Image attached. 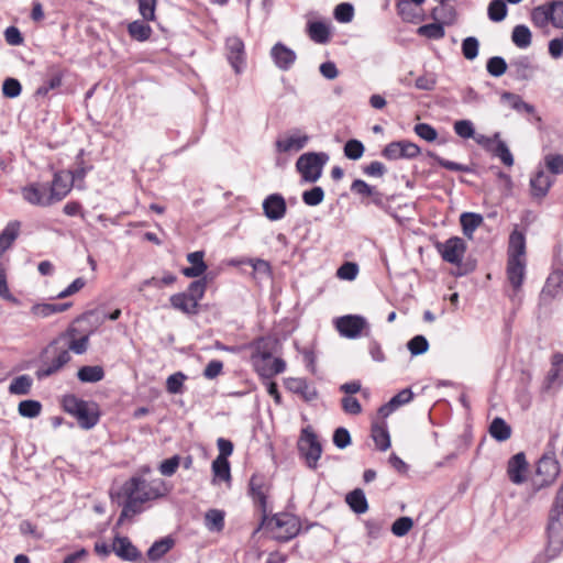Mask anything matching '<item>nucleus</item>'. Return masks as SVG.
Segmentation results:
<instances>
[{
	"label": "nucleus",
	"mask_w": 563,
	"mask_h": 563,
	"mask_svg": "<svg viewBox=\"0 0 563 563\" xmlns=\"http://www.w3.org/2000/svg\"><path fill=\"white\" fill-rule=\"evenodd\" d=\"M122 493L126 497L123 509L118 520L121 525L130 516L141 511V505L155 500L166 495L167 487L163 479L146 481L140 476H133L122 486Z\"/></svg>",
	"instance_id": "nucleus-1"
},
{
	"label": "nucleus",
	"mask_w": 563,
	"mask_h": 563,
	"mask_svg": "<svg viewBox=\"0 0 563 563\" xmlns=\"http://www.w3.org/2000/svg\"><path fill=\"white\" fill-rule=\"evenodd\" d=\"M545 534V548L536 555L531 563H549L558 558L563 550V483L549 510Z\"/></svg>",
	"instance_id": "nucleus-2"
},
{
	"label": "nucleus",
	"mask_w": 563,
	"mask_h": 563,
	"mask_svg": "<svg viewBox=\"0 0 563 563\" xmlns=\"http://www.w3.org/2000/svg\"><path fill=\"white\" fill-rule=\"evenodd\" d=\"M253 347L251 361L261 377L269 379L285 372L286 362L280 357H272L274 342L271 339L261 338Z\"/></svg>",
	"instance_id": "nucleus-3"
},
{
	"label": "nucleus",
	"mask_w": 563,
	"mask_h": 563,
	"mask_svg": "<svg viewBox=\"0 0 563 563\" xmlns=\"http://www.w3.org/2000/svg\"><path fill=\"white\" fill-rule=\"evenodd\" d=\"M47 355V361H44L37 368L35 375L38 379L46 378L59 372L71 358L67 347L57 344V339L54 340L44 352Z\"/></svg>",
	"instance_id": "nucleus-4"
},
{
	"label": "nucleus",
	"mask_w": 563,
	"mask_h": 563,
	"mask_svg": "<svg viewBox=\"0 0 563 563\" xmlns=\"http://www.w3.org/2000/svg\"><path fill=\"white\" fill-rule=\"evenodd\" d=\"M560 474V464L553 455L544 454L537 463L536 476L531 483L530 497L552 485Z\"/></svg>",
	"instance_id": "nucleus-5"
},
{
	"label": "nucleus",
	"mask_w": 563,
	"mask_h": 563,
	"mask_svg": "<svg viewBox=\"0 0 563 563\" xmlns=\"http://www.w3.org/2000/svg\"><path fill=\"white\" fill-rule=\"evenodd\" d=\"M329 161L327 153H305L296 162V168L306 183H316L322 175L323 166Z\"/></svg>",
	"instance_id": "nucleus-6"
},
{
	"label": "nucleus",
	"mask_w": 563,
	"mask_h": 563,
	"mask_svg": "<svg viewBox=\"0 0 563 563\" xmlns=\"http://www.w3.org/2000/svg\"><path fill=\"white\" fill-rule=\"evenodd\" d=\"M298 451L300 456L305 459L306 465L311 470H316L322 454V445L309 426L301 430L298 440Z\"/></svg>",
	"instance_id": "nucleus-7"
},
{
	"label": "nucleus",
	"mask_w": 563,
	"mask_h": 563,
	"mask_svg": "<svg viewBox=\"0 0 563 563\" xmlns=\"http://www.w3.org/2000/svg\"><path fill=\"white\" fill-rule=\"evenodd\" d=\"M269 525L273 538L283 542L296 537L300 529L298 519L289 514L276 515Z\"/></svg>",
	"instance_id": "nucleus-8"
},
{
	"label": "nucleus",
	"mask_w": 563,
	"mask_h": 563,
	"mask_svg": "<svg viewBox=\"0 0 563 563\" xmlns=\"http://www.w3.org/2000/svg\"><path fill=\"white\" fill-rule=\"evenodd\" d=\"M435 249L444 262L453 265H461L467 245L462 238L452 236L444 242H438L435 244Z\"/></svg>",
	"instance_id": "nucleus-9"
},
{
	"label": "nucleus",
	"mask_w": 563,
	"mask_h": 563,
	"mask_svg": "<svg viewBox=\"0 0 563 563\" xmlns=\"http://www.w3.org/2000/svg\"><path fill=\"white\" fill-rule=\"evenodd\" d=\"M22 198L36 207H49L55 203L47 183L34 181L21 188Z\"/></svg>",
	"instance_id": "nucleus-10"
},
{
	"label": "nucleus",
	"mask_w": 563,
	"mask_h": 563,
	"mask_svg": "<svg viewBox=\"0 0 563 563\" xmlns=\"http://www.w3.org/2000/svg\"><path fill=\"white\" fill-rule=\"evenodd\" d=\"M420 153V147L407 140L390 142L382 151V155L388 161L412 159Z\"/></svg>",
	"instance_id": "nucleus-11"
},
{
	"label": "nucleus",
	"mask_w": 563,
	"mask_h": 563,
	"mask_svg": "<svg viewBox=\"0 0 563 563\" xmlns=\"http://www.w3.org/2000/svg\"><path fill=\"white\" fill-rule=\"evenodd\" d=\"M334 324L341 336L356 339L361 336L363 330L367 327V321L362 316L347 314L336 318Z\"/></svg>",
	"instance_id": "nucleus-12"
},
{
	"label": "nucleus",
	"mask_w": 563,
	"mask_h": 563,
	"mask_svg": "<svg viewBox=\"0 0 563 563\" xmlns=\"http://www.w3.org/2000/svg\"><path fill=\"white\" fill-rule=\"evenodd\" d=\"M74 179L68 170H59L54 174L53 180L48 184V190L55 203L62 201L71 190Z\"/></svg>",
	"instance_id": "nucleus-13"
},
{
	"label": "nucleus",
	"mask_w": 563,
	"mask_h": 563,
	"mask_svg": "<svg viewBox=\"0 0 563 563\" xmlns=\"http://www.w3.org/2000/svg\"><path fill=\"white\" fill-rule=\"evenodd\" d=\"M538 67L528 56H518L510 59L509 75L519 81H526L533 78Z\"/></svg>",
	"instance_id": "nucleus-14"
},
{
	"label": "nucleus",
	"mask_w": 563,
	"mask_h": 563,
	"mask_svg": "<svg viewBox=\"0 0 563 563\" xmlns=\"http://www.w3.org/2000/svg\"><path fill=\"white\" fill-rule=\"evenodd\" d=\"M563 295V272H553L547 279L541 294L540 301L544 305L560 298Z\"/></svg>",
	"instance_id": "nucleus-15"
},
{
	"label": "nucleus",
	"mask_w": 563,
	"mask_h": 563,
	"mask_svg": "<svg viewBox=\"0 0 563 563\" xmlns=\"http://www.w3.org/2000/svg\"><path fill=\"white\" fill-rule=\"evenodd\" d=\"M263 212L271 221L283 219L287 212L285 198L280 194L268 195L263 201Z\"/></svg>",
	"instance_id": "nucleus-16"
},
{
	"label": "nucleus",
	"mask_w": 563,
	"mask_h": 563,
	"mask_svg": "<svg viewBox=\"0 0 563 563\" xmlns=\"http://www.w3.org/2000/svg\"><path fill=\"white\" fill-rule=\"evenodd\" d=\"M271 57L278 69L286 71L296 63L297 54L290 47L278 42L271 48Z\"/></svg>",
	"instance_id": "nucleus-17"
},
{
	"label": "nucleus",
	"mask_w": 563,
	"mask_h": 563,
	"mask_svg": "<svg viewBox=\"0 0 563 563\" xmlns=\"http://www.w3.org/2000/svg\"><path fill=\"white\" fill-rule=\"evenodd\" d=\"M227 57L235 73H240L244 65V43L238 36H231L225 42Z\"/></svg>",
	"instance_id": "nucleus-18"
},
{
	"label": "nucleus",
	"mask_w": 563,
	"mask_h": 563,
	"mask_svg": "<svg viewBox=\"0 0 563 563\" xmlns=\"http://www.w3.org/2000/svg\"><path fill=\"white\" fill-rule=\"evenodd\" d=\"M526 275V262L525 260L508 258L507 263V278L514 289V294L510 296L514 299L520 290Z\"/></svg>",
	"instance_id": "nucleus-19"
},
{
	"label": "nucleus",
	"mask_w": 563,
	"mask_h": 563,
	"mask_svg": "<svg viewBox=\"0 0 563 563\" xmlns=\"http://www.w3.org/2000/svg\"><path fill=\"white\" fill-rule=\"evenodd\" d=\"M112 551L123 561L134 562L142 554L128 537L117 536L112 542Z\"/></svg>",
	"instance_id": "nucleus-20"
},
{
	"label": "nucleus",
	"mask_w": 563,
	"mask_h": 563,
	"mask_svg": "<svg viewBox=\"0 0 563 563\" xmlns=\"http://www.w3.org/2000/svg\"><path fill=\"white\" fill-rule=\"evenodd\" d=\"M267 484L263 475L254 474L250 479V495L254 503L265 512L267 505Z\"/></svg>",
	"instance_id": "nucleus-21"
},
{
	"label": "nucleus",
	"mask_w": 563,
	"mask_h": 563,
	"mask_svg": "<svg viewBox=\"0 0 563 563\" xmlns=\"http://www.w3.org/2000/svg\"><path fill=\"white\" fill-rule=\"evenodd\" d=\"M526 455L522 452L515 454L508 462L507 473L514 484H522L526 481L527 471Z\"/></svg>",
	"instance_id": "nucleus-22"
},
{
	"label": "nucleus",
	"mask_w": 563,
	"mask_h": 563,
	"mask_svg": "<svg viewBox=\"0 0 563 563\" xmlns=\"http://www.w3.org/2000/svg\"><path fill=\"white\" fill-rule=\"evenodd\" d=\"M285 385L289 391L299 395L306 401H312L318 397L316 388L303 378H288Z\"/></svg>",
	"instance_id": "nucleus-23"
},
{
	"label": "nucleus",
	"mask_w": 563,
	"mask_h": 563,
	"mask_svg": "<svg viewBox=\"0 0 563 563\" xmlns=\"http://www.w3.org/2000/svg\"><path fill=\"white\" fill-rule=\"evenodd\" d=\"M553 181L554 179L545 174L544 170L537 172L536 175L530 179L532 197L538 199L544 198L553 185Z\"/></svg>",
	"instance_id": "nucleus-24"
},
{
	"label": "nucleus",
	"mask_w": 563,
	"mask_h": 563,
	"mask_svg": "<svg viewBox=\"0 0 563 563\" xmlns=\"http://www.w3.org/2000/svg\"><path fill=\"white\" fill-rule=\"evenodd\" d=\"M75 330L68 331L57 338V344H62L67 347L70 353L73 351L76 354H84L88 349L89 339L84 335L79 339L74 338Z\"/></svg>",
	"instance_id": "nucleus-25"
},
{
	"label": "nucleus",
	"mask_w": 563,
	"mask_h": 563,
	"mask_svg": "<svg viewBox=\"0 0 563 563\" xmlns=\"http://www.w3.org/2000/svg\"><path fill=\"white\" fill-rule=\"evenodd\" d=\"M205 253L196 251L187 254V261L191 264L189 267H184L181 274L188 278L200 277L208 268L203 261Z\"/></svg>",
	"instance_id": "nucleus-26"
},
{
	"label": "nucleus",
	"mask_w": 563,
	"mask_h": 563,
	"mask_svg": "<svg viewBox=\"0 0 563 563\" xmlns=\"http://www.w3.org/2000/svg\"><path fill=\"white\" fill-rule=\"evenodd\" d=\"M309 141L307 134H290L285 139L276 141V148L280 153L298 152L302 150Z\"/></svg>",
	"instance_id": "nucleus-27"
},
{
	"label": "nucleus",
	"mask_w": 563,
	"mask_h": 563,
	"mask_svg": "<svg viewBox=\"0 0 563 563\" xmlns=\"http://www.w3.org/2000/svg\"><path fill=\"white\" fill-rule=\"evenodd\" d=\"M80 428L89 430L93 428L100 419L98 407L95 402H87L85 407L75 416Z\"/></svg>",
	"instance_id": "nucleus-28"
},
{
	"label": "nucleus",
	"mask_w": 563,
	"mask_h": 563,
	"mask_svg": "<svg viewBox=\"0 0 563 563\" xmlns=\"http://www.w3.org/2000/svg\"><path fill=\"white\" fill-rule=\"evenodd\" d=\"M21 223L19 221H10L0 233V255L8 251L19 236Z\"/></svg>",
	"instance_id": "nucleus-29"
},
{
	"label": "nucleus",
	"mask_w": 563,
	"mask_h": 563,
	"mask_svg": "<svg viewBox=\"0 0 563 563\" xmlns=\"http://www.w3.org/2000/svg\"><path fill=\"white\" fill-rule=\"evenodd\" d=\"M169 302L174 309L179 310L185 314L192 316V314L198 313L199 306L197 303H195L190 299V297H188L184 292H178V294L170 296Z\"/></svg>",
	"instance_id": "nucleus-30"
},
{
	"label": "nucleus",
	"mask_w": 563,
	"mask_h": 563,
	"mask_svg": "<svg viewBox=\"0 0 563 563\" xmlns=\"http://www.w3.org/2000/svg\"><path fill=\"white\" fill-rule=\"evenodd\" d=\"M345 501L357 515L365 514L368 510V503L365 493L361 488H355L346 494Z\"/></svg>",
	"instance_id": "nucleus-31"
},
{
	"label": "nucleus",
	"mask_w": 563,
	"mask_h": 563,
	"mask_svg": "<svg viewBox=\"0 0 563 563\" xmlns=\"http://www.w3.org/2000/svg\"><path fill=\"white\" fill-rule=\"evenodd\" d=\"M526 239L523 233L515 230L509 236L508 258L525 260Z\"/></svg>",
	"instance_id": "nucleus-32"
},
{
	"label": "nucleus",
	"mask_w": 563,
	"mask_h": 563,
	"mask_svg": "<svg viewBox=\"0 0 563 563\" xmlns=\"http://www.w3.org/2000/svg\"><path fill=\"white\" fill-rule=\"evenodd\" d=\"M225 512L220 509H209L203 517V523L210 532H221L224 528Z\"/></svg>",
	"instance_id": "nucleus-33"
},
{
	"label": "nucleus",
	"mask_w": 563,
	"mask_h": 563,
	"mask_svg": "<svg viewBox=\"0 0 563 563\" xmlns=\"http://www.w3.org/2000/svg\"><path fill=\"white\" fill-rule=\"evenodd\" d=\"M484 219L479 213L463 212L460 217V223L465 236L473 238L474 232L482 225Z\"/></svg>",
	"instance_id": "nucleus-34"
},
{
	"label": "nucleus",
	"mask_w": 563,
	"mask_h": 563,
	"mask_svg": "<svg viewBox=\"0 0 563 563\" xmlns=\"http://www.w3.org/2000/svg\"><path fill=\"white\" fill-rule=\"evenodd\" d=\"M372 438L378 450L387 451L390 448V437L385 423H373Z\"/></svg>",
	"instance_id": "nucleus-35"
},
{
	"label": "nucleus",
	"mask_w": 563,
	"mask_h": 563,
	"mask_svg": "<svg viewBox=\"0 0 563 563\" xmlns=\"http://www.w3.org/2000/svg\"><path fill=\"white\" fill-rule=\"evenodd\" d=\"M511 41L518 48L526 49L532 42L531 31L525 24L516 25L511 32Z\"/></svg>",
	"instance_id": "nucleus-36"
},
{
	"label": "nucleus",
	"mask_w": 563,
	"mask_h": 563,
	"mask_svg": "<svg viewBox=\"0 0 563 563\" xmlns=\"http://www.w3.org/2000/svg\"><path fill=\"white\" fill-rule=\"evenodd\" d=\"M309 37L319 44H324L330 38V31L323 22H310L307 26Z\"/></svg>",
	"instance_id": "nucleus-37"
},
{
	"label": "nucleus",
	"mask_w": 563,
	"mask_h": 563,
	"mask_svg": "<svg viewBox=\"0 0 563 563\" xmlns=\"http://www.w3.org/2000/svg\"><path fill=\"white\" fill-rule=\"evenodd\" d=\"M501 99L507 100L509 102L510 108L519 113H536V108L532 104L523 101V99L516 93L504 92Z\"/></svg>",
	"instance_id": "nucleus-38"
},
{
	"label": "nucleus",
	"mask_w": 563,
	"mask_h": 563,
	"mask_svg": "<svg viewBox=\"0 0 563 563\" xmlns=\"http://www.w3.org/2000/svg\"><path fill=\"white\" fill-rule=\"evenodd\" d=\"M77 377L82 383H97L103 379L104 371L99 365L82 366L78 369Z\"/></svg>",
	"instance_id": "nucleus-39"
},
{
	"label": "nucleus",
	"mask_w": 563,
	"mask_h": 563,
	"mask_svg": "<svg viewBox=\"0 0 563 563\" xmlns=\"http://www.w3.org/2000/svg\"><path fill=\"white\" fill-rule=\"evenodd\" d=\"M489 433L495 440L504 442L510 438L511 428L504 419L497 417L489 426Z\"/></svg>",
	"instance_id": "nucleus-40"
},
{
	"label": "nucleus",
	"mask_w": 563,
	"mask_h": 563,
	"mask_svg": "<svg viewBox=\"0 0 563 563\" xmlns=\"http://www.w3.org/2000/svg\"><path fill=\"white\" fill-rule=\"evenodd\" d=\"M130 36L136 41L144 42L150 38L152 29L144 21H133L128 25Z\"/></svg>",
	"instance_id": "nucleus-41"
},
{
	"label": "nucleus",
	"mask_w": 563,
	"mask_h": 563,
	"mask_svg": "<svg viewBox=\"0 0 563 563\" xmlns=\"http://www.w3.org/2000/svg\"><path fill=\"white\" fill-rule=\"evenodd\" d=\"M33 379L31 376L24 374L15 377L10 386L9 393L12 395H27L31 391Z\"/></svg>",
	"instance_id": "nucleus-42"
},
{
	"label": "nucleus",
	"mask_w": 563,
	"mask_h": 563,
	"mask_svg": "<svg viewBox=\"0 0 563 563\" xmlns=\"http://www.w3.org/2000/svg\"><path fill=\"white\" fill-rule=\"evenodd\" d=\"M174 542L169 538L155 541L147 551L150 561H157L163 558L173 547Z\"/></svg>",
	"instance_id": "nucleus-43"
},
{
	"label": "nucleus",
	"mask_w": 563,
	"mask_h": 563,
	"mask_svg": "<svg viewBox=\"0 0 563 563\" xmlns=\"http://www.w3.org/2000/svg\"><path fill=\"white\" fill-rule=\"evenodd\" d=\"M70 307V303H41L33 307V313L41 318L63 312Z\"/></svg>",
	"instance_id": "nucleus-44"
},
{
	"label": "nucleus",
	"mask_w": 563,
	"mask_h": 563,
	"mask_svg": "<svg viewBox=\"0 0 563 563\" xmlns=\"http://www.w3.org/2000/svg\"><path fill=\"white\" fill-rule=\"evenodd\" d=\"M490 153L498 157L506 166L511 167L514 165V156L506 142H504L500 137L493 146Z\"/></svg>",
	"instance_id": "nucleus-45"
},
{
	"label": "nucleus",
	"mask_w": 563,
	"mask_h": 563,
	"mask_svg": "<svg viewBox=\"0 0 563 563\" xmlns=\"http://www.w3.org/2000/svg\"><path fill=\"white\" fill-rule=\"evenodd\" d=\"M532 23L540 29L548 26L551 23V15L548 3L536 7L531 12Z\"/></svg>",
	"instance_id": "nucleus-46"
},
{
	"label": "nucleus",
	"mask_w": 563,
	"mask_h": 563,
	"mask_svg": "<svg viewBox=\"0 0 563 563\" xmlns=\"http://www.w3.org/2000/svg\"><path fill=\"white\" fill-rule=\"evenodd\" d=\"M507 5L504 0H492L487 8V14L493 22H501L507 16Z\"/></svg>",
	"instance_id": "nucleus-47"
},
{
	"label": "nucleus",
	"mask_w": 563,
	"mask_h": 563,
	"mask_svg": "<svg viewBox=\"0 0 563 563\" xmlns=\"http://www.w3.org/2000/svg\"><path fill=\"white\" fill-rule=\"evenodd\" d=\"M207 288L206 278H201L198 280H194L189 284L185 295L190 297V299L199 306V301L203 298Z\"/></svg>",
	"instance_id": "nucleus-48"
},
{
	"label": "nucleus",
	"mask_w": 563,
	"mask_h": 563,
	"mask_svg": "<svg viewBox=\"0 0 563 563\" xmlns=\"http://www.w3.org/2000/svg\"><path fill=\"white\" fill-rule=\"evenodd\" d=\"M186 379L187 376L183 372L169 375L166 379V390L173 395L183 394Z\"/></svg>",
	"instance_id": "nucleus-49"
},
{
	"label": "nucleus",
	"mask_w": 563,
	"mask_h": 563,
	"mask_svg": "<svg viewBox=\"0 0 563 563\" xmlns=\"http://www.w3.org/2000/svg\"><path fill=\"white\" fill-rule=\"evenodd\" d=\"M42 405L37 400H23L18 406V411L22 417L35 418L41 413Z\"/></svg>",
	"instance_id": "nucleus-50"
},
{
	"label": "nucleus",
	"mask_w": 563,
	"mask_h": 563,
	"mask_svg": "<svg viewBox=\"0 0 563 563\" xmlns=\"http://www.w3.org/2000/svg\"><path fill=\"white\" fill-rule=\"evenodd\" d=\"M417 33L421 36L433 40H440L445 35L444 26L441 23H429L421 25Z\"/></svg>",
	"instance_id": "nucleus-51"
},
{
	"label": "nucleus",
	"mask_w": 563,
	"mask_h": 563,
	"mask_svg": "<svg viewBox=\"0 0 563 563\" xmlns=\"http://www.w3.org/2000/svg\"><path fill=\"white\" fill-rule=\"evenodd\" d=\"M364 152V144L356 139L349 140L344 145V155L349 159L357 161L363 156Z\"/></svg>",
	"instance_id": "nucleus-52"
},
{
	"label": "nucleus",
	"mask_w": 563,
	"mask_h": 563,
	"mask_svg": "<svg viewBox=\"0 0 563 563\" xmlns=\"http://www.w3.org/2000/svg\"><path fill=\"white\" fill-rule=\"evenodd\" d=\"M486 69L493 77H500L507 71L508 65L505 58L493 56L487 60Z\"/></svg>",
	"instance_id": "nucleus-53"
},
{
	"label": "nucleus",
	"mask_w": 563,
	"mask_h": 563,
	"mask_svg": "<svg viewBox=\"0 0 563 563\" xmlns=\"http://www.w3.org/2000/svg\"><path fill=\"white\" fill-rule=\"evenodd\" d=\"M551 24L556 29H563V0L548 2Z\"/></svg>",
	"instance_id": "nucleus-54"
},
{
	"label": "nucleus",
	"mask_w": 563,
	"mask_h": 563,
	"mask_svg": "<svg viewBox=\"0 0 563 563\" xmlns=\"http://www.w3.org/2000/svg\"><path fill=\"white\" fill-rule=\"evenodd\" d=\"M301 198L305 205L309 207H316L323 201L324 190L321 187L316 186L309 190H305Z\"/></svg>",
	"instance_id": "nucleus-55"
},
{
	"label": "nucleus",
	"mask_w": 563,
	"mask_h": 563,
	"mask_svg": "<svg viewBox=\"0 0 563 563\" xmlns=\"http://www.w3.org/2000/svg\"><path fill=\"white\" fill-rule=\"evenodd\" d=\"M87 402L88 401L82 400L75 395H66L63 398V408L67 413L75 417L82 407L87 405Z\"/></svg>",
	"instance_id": "nucleus-56"
},
{
	"label": "nucleus",
	"mask_w": 563,
	"mask_h": 563,
	"mask_svg": "<svg viewBox=\"0 0 563 563\" xmlns=\"http://www.w3.org/2000/svg\"><path fill=\"white\" fill-rule=\"evenodd\" d=\"M212 472L214 474V477L221 481L228 482L231 478L230 463L225 459L216 457L212 462Z\"/></svg>",
	"instance_id": "nucleus-57"
},
{
	"label": "nucleus",
	"mask_w": 563,
	"mask_h": 563,
	"mask_svg": "<svg viewBox=\"0 0 563 563\" xmlns=\"http://www.w3.org/2000/svg\"><path fill=\"white\" fill-rule=\"evenodd\" d=\"M63 81V74L60 71L53 73L44 84L37 88L36 93L41 96H46L51 90H54L60 87Z\"/></svg>",
	"instance_id": "nucleus-58"
},
{
	"label": "nucleus",
	"mask_w": 563,
	"mask_h": 563,
	"mask_svg": "<svg viewBox=\"0 0 563 563\" xmlns=\"http://www.w3.org/2000/svg\"><path fill=\"white\" fill-rule=\"evenodd\" d=\"M358 275V265L354 262L343 263L336 271V277L342 280H354Z\"/></svg>",
	"instance_id": "nucleus-59"
},
{
	"label": "nucleus",
	"mask_w": 563,
	"mask_h": 563,
	"mask_svg": "<svg viewBox=\"0 0 563 563\" xmlns=\"http://www.w3.org/2000/svg\"><path fill=\"white\" fill-rule=\"evenodd\" d=\"M478 49H479V42L476 37L468 36L463 40L462 53L466 59H468V60L475 59L478 56Z\"/></svg>",
	"instance_id": "nucleus-60"
},
{
	"label": "nucleus",
	"mask_w": 563,
	"mask_h": 563,
	"mask_svg": "<svg viewBox=\"0 0 563 563\" xmlns=\"http://www.w3.org/2000/svg\"><path fill=\"white\" fill-rule=\"evenodd\" d=\"M354 8L351 3L342 2L334 9V18L341 23H349L353 20Z\"/></svg>",
	"instance_id": "nucleus-61"
},
{
	"label": "nucleus",
	"mask_w": 563,
	"mask_h": 563,
	"mask_svg": "<svg viewBox=\"0 0 563 563\" xmlns=\"http://www.w3.org/2000/svg\"><path fill=\"white\" fill-rule=\"evenodd\" d=\"M407 347L411 355L417 356L423 354L429 349V342L423 335H416L407 343Z\"/></svg>",
	"instance_id": "nucleus-62"
},
{
	"label": "nucleus",
	"mask_w": 563,
	"mask_h": 563,
	"mask_svg": "<svg viewBox=\"0 0 563 563\" xmlns=\"http://www.w3.org/2000/svg\"><path fill=\"white\" fill-rule=\"evenodd\" d=\"M454 132L462 139L475 137V128L471 120H459L454 123Z\"/></svg>",
	"instance_id": "nucleus-63"
},
{
	"label": "nucleus",
	"mask_w": 563,
	"mask_h": 563,
	"mask_svg": "<svg viewBox=\"0 0 563 563\" xmlns=\"http://www.w3.org/2000/svg\"><path fill=\"white\" fill-rule=\"evenodd\" d=\"M544 164L549 172L554 175L563 174V155L548 154L544 156Z\"/></svg>",
	"instance_id": "nucleus-64"
}]
</instances>
